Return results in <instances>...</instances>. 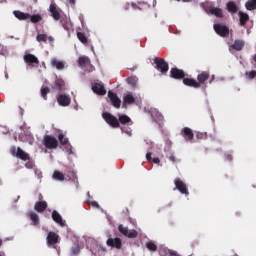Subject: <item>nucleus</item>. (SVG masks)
Masks as SVG:
<instances>
[{"label":"nucleus","instance_id":"1","mask_svg":"<svg viewBox=\"0 0 256 256\" xmlns=\"http://www.w3.org/2000/svg\"><path fill=\"white\" fill-rule=\"evenodd\" d=\"M10 153L12 157H17L18 159H21V161H29L31 159V157L29 156V154H27L25 151H23V149H21V147H15L12 146L10 148Z\"/></svg>","mask_w":256,"mask_h":256},{"label":"nucleus","instance_id":"2","mask_svg":"<svg viewBox=\"0 0 256 256\" xmlns=\"http://www.w3.org/2000/svg\"><path fill=\"white\" fill-rule=\"evenodd\" d=\"M102 117L104 121H106V123L110 125V127H113V129H118V127H121V124H119V120L113 114L109 112H104L102 114Z\"/></svg>","mask_w":256,"mask_h":256},{"label":"nucleus","instance_id":"3","mask_svg":"<svg viewBox=\"0 0 256 256\" xmlns=\"http://www.w3.org/2000/svg\"><path fill=\"white\" fill-rule=\"evenodd\" d=\"M42 143L46 149H57L59 147V141L51 135H45Z\"/></svg>","mask_w":256,"mask_h":256},{"label":"nucleus","instance_id":"4","mask_svg":"<svg viewBox=\"0 0 256 256\" xmlns=\"http://www.w3.org/2000/svg\"><path fill=\"white\" fill-rule=\"evenodd\" d=\"M154 63L156 65V69L160 71L163 75L169 71V63L165 61L163 58L156 57L154 59Z\"/></svg>","mask_w":256,"mask_h":256},{"label":"nucleus","instance_id":"5","mask_svg":"<svg viewBox=\"0 0 256 256\" xmlns=\"http://www.w3.org/2000/svg\"><path fill=\"white\" fill-rule=\"evenodd\" d=\"M118 231L121 235H124V237H128V239H135L139 235L137 230H129V228L123 226V224L118 226Z\"/></svg>","mask_w":256,"mask_h":256},{"label":"nucleus","instance_id":"6","mask_svg":"<svg viewBox=\"0 0 256 256\" xmlns=\"http://www.w3.org/2000/svg\"><path fill=\"white\" fill-rule=\"evenodd\" d=\"M209 77H211L209 71H202L197 75V83L199 84V89H201V87H207V81H209Z\"/></svg>","mask_w":256,"mask_h":256},{"label":"nucleus","instance_id":"7","mask_svg":"<svg viewBox=\"0 0 256 256\" xmlns=\"http://www.w3.org/2000/svg\"><path fill=\"white\" fill-rule=\"evenodd\" d=\"M175 188L182 193V195H189V188H187V184L183 182L180 178H176L174 180Z\"/></svg>","mask_w":256,"mask_h":256},{"label":"nucleus","instance_id":"8","mask_svg":"<svg viewBox=\"0 0 256 256\" xmlns=\"http://www.w3.org/2000/svg\"><path fill=\"white\" fill-rule=\"evenodd\" d=\"M213 29L220 37H228L229 27L221 24H214Z\"/></svg>","mask_w":256,"mask_h":256},{"label":"nucleus","instance_id":"9","mask_svg":"<svg viewBox=\"0 0 256 256\" xmlns=\"http://www.w3.org/2000/svg\"><path fill=\"white\" fill-rule=\"evenodd\" d=\"M187 76V74H185V71H183L182 69L179 68H171L170 70V77L172 79H185V77Z\"/></svg>","mask_w":256,"mask_h":256},{"label":"nucleus","instance_id":"10","mask_svg":"<svg viewBox=\"0 0 256 256\" xmlns=\"http://www.w3.org/2000/svg\"><path fill=\"white\" fill-rule=\"evenodd\" d=\"M51 89H53L57 93H61V91L65 90V81L61 78H56L51 85Z\"/></svg>","mask_w":256,"mask_h":256},{"label":"nucleus","instance_id":"11","mask_svg":"<svg viewBox=\"0 0 256 256\" xmlns=\"http://www.w3.org/2000/svg\"><path fill=\"white\" fill-rule=\"evenodd\" d=\"M49 12L51 13V16L53 17L54 21H60L61 12H59V7H57V4L52 2L49 6Z\"/></svg>","mask_w":256,"mask_h":256},{"label":"nucleus","instance_id":"12","mask_svg":"<svg viewBox=\"0 0 256 256\" xmlns=\"http://www.w3.org/2000/svg\"><path fill=\"white\" fill-rule=\"evenodd\" d=\"M24 61L26 65H31L32 67L39 65V58L33 54H25Z\"/></svg>","mask_w":256,"mask_h":256},{"label":"nucleus","instance_id":"13","mask_svg":"<svg viewBox=\"0 0 256 256\" xmlns=\"http://www.w3.org/2000/svg\"><path fill=\"white\" fill-rule=\"evenodd\" d=\"M108 97H109L113 107H116V109H119L121 107V99H119V96H117V93H115L113 91H109Z\"/></svg>","mask_w":256,"mask_h":256},{"label":"nucleus","instance_id":"14","mask_svg":"<svg viewBox=\"0 0 256 256\" xmlns=\"http://www.w3.org/2000/svg\"><path fill=\"white\" fill-rule=\"evenodd\" d=\"M57 102L61 107H69L71 105V97L65 94H60L57 97Z\"/></svg>","mask_w":256,"mask_h":256},{"label":"nucleus","instance_id":"15","mask_svg":"<svg viewBox=\"0 0 256 256\" xmlns=\"http://www.w3.org/2000/svg\"><path fill=\"white\" fill-rule=\"evenodd\" d=\"M108 247H113L114 249H121L123 247V242L121 238H109L106 242Z\"/></svg>","mask_w":256,"mask_h":256},{"label":"nucleus","instance_id":"16","mask_svg":"<svg viewBox=\"0 0 256 256\" xmlns=\"http://www.w3.org/2000/svg\"><path fill=\"white\" fill-rule=\"evenodd\" d=\"M47 245H57L59 243V236L55 232H49L46 238Z\"/></svg>","mask_w":256,"mask_h":256},{"label":"nucleus","instance_id":"17","mask_svg":"<svg viewBox=\"0 0 256 256\" xmlns=\"http://www.w3.org/2000/svg\"><path fill=\"white\" fill-rule=\"evenodd\" d=\"M92 91H94L96 95H107V90H105V86L101 83L92 84Z\"/></svg>","mask_w":256,"mask_h":256},{"label":"nucleus","instance_id":"18","mask_svg":"<svg viewBox=\"0 0 256 256\" xmlns=\"http://www.w3.org/2000/svg\"><path fill=\"white\" fill-rule=\"evenodd\" d=\"M181 135L184 137L185 141H193V138L195 137L193 130L189 127L183 128Z\"/></svg>","mask_w":256,"mask_h":256},{"label":"nucleus","instance_id":"19","mask_svg":"<svg viewBox=\"0 0 256 256\" xmlns=\"http://www.w3.org/2000/svg\"><path fill=\"white\" fill-rule=\"evenodd\" d=\"M52 219L55 223L60 225V227H65V221H63V217L61 214H59V212H57V210L52 212Z\"/></svg>","mask_w":256,"mask_h":256},{"label":"nucleus","instance_id":"20","mask_svg":"<svg viewBox=\"0 0 256 256\" xmlns=\"http://www.w3.org/2000/svg\"><path fill=\"white\" fill-rule=\"evenodd\" d=\"M47 207L48 205L46 201H38L34 205V209L35 211H37V213H45Z\"/></svg>","mask_w":256,"mask_h":256},{"label":"nucleus","instance_id":"21","mask_svg":"<svg viewBox=\"0 0 256 256\" xmlns=\"http://www.w3.org/2000/svg\"><path fill=\"white\" fill-rule=\"evenodd\" d=\"M13 14L16 19H19V21H27V19L31 18V14L24 13L19 10L14 11Z\"/></svg>","mask_w":256,"mask_h":256},{"label":"nucleus","instance_id":"22","mask_svg":"<svg viewBox=\"0 0 256 256\" xmlns=\"http://www.w3.org/2000/svg\"><path fill=\"white\" fill-rule=\"evenodd\" d=\"M183 83L186 85V87H193L194 89H199V84L197 83V80L193 78L184 77Z\"/></svg>","mask_w":256,"mask_h":256},{"label":"nucleus","instance_id":"23","mask_svg":"<svg viewBox=\"0 0 256 256\" xmlns=\"http://www.w3.org/2000/svg\"><path fill=\"white\" fill-rule=\"evenodd\" d=\"M51 66L56 67L58 71H63L65 69V63L63 61H59L56 58L51 59Z\"/></svg>","mask_w":256,"mask_h":256},{"label":"nucleus","instance_id":"24","mask_svg":"<svg viewBox=\"0 0 256 256\" xmlns=\"http://www.w3.org/2000/svg\"><path fill=\"white\" fill-rule=\"evenodd\" d=\"M209 13H211V15H215V17H218L219 19H223V10H221V8L212 6L209 8Z\"/></svg>","mask_w":256,"mask_h":256},{"label":"nucleus","instance_id":"25","mask_svg":"<svg viewBox=\"0 0 256 256\" xmlns=\"http://www.w3.org/2000/svg\"><path fill=\"white\" fill-rule=\"evenodd\" d=\"M238 15H239L240 26L245 27V25H247V21H249V14L240 11Z\"/></svg>","mask_w":256,"mask_h":256},{"label":"nucleus","instance_id":"26","mask_svg":"<svg viewBox=\"0 0 256 256\" xmlns=\"http://www.w3.org/2000/svg\"><path fill=\"white\" fill-rule=\"evenodd\" d=\"M231 47L235 51H243V48L245 47V42L243 40H235Z\"/></svg>","mask_w":256,"mask_h":256},{"label":"nucleus","instance_id":"27","mask_svg":"<svg viewBox=\"0 0 256 256\" xmlns=\"http://www.w3.org/2000/svg\"><path fill=\"white\" fill-rule=\"evenodd\" d=\"M135 103V96L133 94H127L123 97V105H133Z\"/></svg>","mask_w":256,"mask_h":256},{"label":"nucleus","instance_id":"28","mask_svg":"<svg viewBox=\"0 0 256 256\" xmlns=\"http://www.w3.org/2000/svg\"><path fill=\"white\" fill-rule=\"evenodd\" d=\"M118 123H121V125H129V123H131V118L125 114H121L118 116Z\"/></svg>","mask_w":256,"mask_h":256},{"label":"nucleus","instance_id":"29","mask_svg":"<svg viewBox=\"0 0 256 256\" xmlns=\"http://www.w3.org/2000/svg\"><path fill=\"white\" fill-rule=\"evenodd\" d=\"M60 23L65 31H71L73 25H71V22L67 18H60Z\"/></svg>","mask_w":256,"mask_h":256},{"label":"nucleus","instance_id":"30","mask_svg":"<svg viewBox=\"0 0 256 256\" xmlns=\"http://www.w3.org/2000/svg\"><path fill=\"white\" fill-rule=\"evenodd\" d=\"M90 64H91V60L88 57L82 56L78 60V65H80V67H87V65H90Z\"/></svg>","mask_w":256,"mask_h":256},{"label":"nucleus","instance_id":"31","mask_svg":"<svg viewBox=\"0 0 256 256\" xmlns=\"http://www.w3.org/2000/svg\"><path fill=\"white\" fill-rule=\"evenodd\" d=\"M28 217L32 220L33 225H39V215L37 213L31 211L28 213Z\"/></svg>","mask_w":256,"mask_h":256},{"label":"nucleus","instance_id":"32","mask_svg":"<svg viewBox=\"0 0 256 256\" xmlns=\"http://www.w3.org/2000/svg\"><path fill=\"white\" fill-rule=\"evenodd\" d=\"M247 11H255L256 9V0H248L245 4Z\"/></svg>","mask_w":256,"mask_h":256},{"label":"nucleus","instance_id":"33","mask_svg":"<svg viewBox=\"0 0 256 256\" xmlns=\"http://www.w3.org/2000/svg\"><path fill=\"white\" fill-rule=\"evenodd\" d=\"M227 9L229 11V13H237V11H239V9L237 8V4H235V2H228L227 3Z\"/></svg>","mask_w":256,"mask_h":256},{"label":"nucleus","instance_id":"34","mask_svg":"<svg viewBox=\"0 0 256 256\" xmlns=\"http://www.w3.org/2000/svg\"><path fill=\"white\" fill-rule=\"evenodd\" d=\"M53 179L56 181H65V175L60 171L55 170L53 173Z\"/></svg>","mask_w":256,"mask_h":256},{"label":"nucleus","instance_id":"35","mask_svg":"<svg viewBox=\"0 0 256 256\" xmlns=\"http://www.w3.org/2000/svg\"><path fill=\"white\" fill-rule=\"evenodd\" d=\"M139 81V78L136 76H131L127 78L128 85H131L132 87H137V83Z\"/></svg>","mask_w":256,"mask_h":256},{"label":"nucleus","instance_id":"36","mask_svg":"<svg viewBox=\"0 0 256 256\" xmlns=\"http://www.w3.org/2000/svg\"><path fill=\"white\" fill-rule=\"evenodd\" d=\"M77 37L78 40L83 43V45L87 44V41H89V39L87 38V36H85V33L83 32H77Z\"/></svg>","mask_w":256,"mask_h":256},{"label":"nucleus","instance_id":"37","mask_svg":"<svg viewBox=\"0 0 256 256\" xmlns=\"http://www.w3.org/2000/svg\"><path fill=\"white\" fill-rule=\"evenodd\" d=\"M31 23H39L40 21H43V17L40 14H34L30 16Z\"/></svg>","mask_w":256,"mask_h":256},{"label":"nucleus","instance_id":"38","mask_svg":"<svg viewBox=\"0 0 256 256\" xmlns=\"http://www.w3.org/2000/svg\"><path fill=\"white\" fill-rule=\"evenodd\" d=\"M47 39H49V37H47V34H38L36 37L38 43H47Z\"/></svg>","mask_w":256,"mask_h":256},{"label":"nucleus","instance_id":"39","mask_svg":"<svg viewBox=\"0 0 256 256\" xmlns=\"http://www.w3.org/2000/svg\"><path fill=\"white\" fill-rule=\"evenodd\" d=\"M58 141L62 145H67V143H69V138L65 137V135L61 133L58 135Z\"/></svg>","mask_w":256,"mask_h":256},{"label":"nucleus","instance_id":"40","mask_svg":"<svg viewBox=\"0 0 256 256\" xmlns=\"http://www.w3.org/2000/svg\"><path fill=\"white\" fill-rule=\"evenodd\" d=\"M146 248L149 250V251H157V244H155V242L153 241H149L146 243Z\"/></svg>","mask_w":256,"mask_h":256},{"label":"nucleus","instance_id":"41","mask_svg":"<svg viewBox=\"0 0 256 256\" xmlns=\"http://www.w3.org/2000/svg\"><path fill=\"white\" fill-rule=\"evenodd\" d=\"M51 90L49 89V87H42L41 88V97L44 99V101H47V94L50 92Z\"/></svg>","mask_w":256,"mask_h":256},{"label":"nucleus","instance_id":"42","mask_svg":"<svg viewBox=\"0 0 256 256\" xmlns=\"http://www.w3.org/2000/svg\"><path fill=\"white\" fill-rule=\"evenodd\" d=\"M80 252H81V248L79 247V245H75L71 249L72 255H79Z\"/></svg>","mask_w":256,"mask_h":256},{"label":"nucleus","instance_id":"43","mask_svg":"<svg viewBox=\"0 0 256 256\" xmlns=\"http://www.w3.org/2000/svg\"><path fill=\"white\" fill-rule=\"evenodd\" d=\"M26 169H33L35 167V163L31 161V158L25 164Z\"/></svg>","mask_w":256,"mask_h":256},{"label":"nucleus","instance_id":"44","mask_svg":"<svg viewBox=\"0 0 256 256\" xmlns=\"http://www.w3.org/2000/svg\"><path fill=\"white\" fill-rule=\"evenodd\" d=\"M255 77H256V70L250 71V72H249V78H250V79H255Z\"/></svg>","mask_w":256,"mask_h":256},{"label":"nucleus","instance_id":"45","mask_svg":"<svg viewBox=\"0 0 256 256\" xmlns=\"http://www.w3.org/2000/svg\"><path fill=\"white\" fill-rule=\"evenodd\" d=\"M169 161H171L172 163H177V158L175 157V155H170Z\"/></svg>","mask_w":256,"mask_h":256},{"label":"nucleus","instance_id":"46","mask_svg":"<svg viewBox=\"0 0 256 256\" xmlns=\"http://www.w3.org/2000/svg\"><path fill=\"white\" fill-rule=\"evenodd\" d=\"M90 205H91L92 207H96V209H99V203H97V201H91V202H90Z\"/></svg>","mask_w":256,"mask_h":256},{"label":"nucleus","instance_id":"47","mask_svg":"<svg viewBox=\"0 0 256 256\" xmlns=\"http://www.w3.org/2000/svg\"><path fill=\"white\" fill-rule=\"evenodd\" d=\"M152 163H155L156 165H159L161 163V160L159 158H152Z\"/></svg>","mask_w":256,"mask_h":256},{"label":"nucleus","instance_id":"48","mask_svg":"<svg viewBox=\"0 0 256 256\" xmlns=\"http://www.w3.org/2000/svg\"><path fill=\"white\" fill-rule=\"evenodd\" d=\"M151 152H148L147 154H146V159H147V161H153V158L151 157Z\"/></svg>","mask_w":256,"mask_h":256},{"label":"nucleus","instance_id":"49","mask_svg":"<svg viewBox=\"0 0 256 256\" xmlns=\"http://www.w3.org/2000/svg\"><path fill=\"white\" fill-rule=\"evenodd\" d=\"M227 161H233V156L231 154H226Z\"/></svg>","mask_w":256,"mask_h":256},{"label":"nucleus","instance_id":"50","mask_svg":"<svg viewBox=\"0 0 256 256\" xmlns=\"http://www.w3.org/2000/svg\"><path fill=\"white\" fill-rule=\"evenodd\" d=\"M38 201H43V194L41 193L38 194Z\"/></svg>","mask_w":256,"mask_h":256},{"label":"nucleus","instance_id":"51","mask_svg":"<svg viewBox=\"0 0 256 256\" xmlns=\"http://www.w3.org/2000/svg\"><path fill=\"white\" fill-rule=\"evenodd\" d=\"M68 3H70V5H75V0H68Z\"/></svg>","mask_w":256,"mask_h":256},{"label":"nucleus","instance_id":"52","mask_svg":"<svg viewBox=\"0 0 256 256\" xmlns=\"http://www.w3.org/2000/svg\"><path fill=\"white\" fill-rule=\"evenodd\" d=\"M183 3H191L192 0H182Z\"/></svg>","mask_w":256,"mask_h":256},{"label":"nucleus","instance_id":"53","mask_svg":"<svg viewBox=\"0 0 256 256\" xmlns=\"http://www.w3.org/2000/svg\"><path fill=\"white\" fill-rule=\"evenodd\" d=\"M125 9H129V4H126V5H125Z\"/></svg>","mask_w":256,"mask_h":256},{"label":"nucleus","instance_id":"54","mask_svg":"<svg viewBox=\"0 0 256 256\" xmlns=\"http://www.w3.org/2000/svg\"><path fill=\"white\" fill-rule=\"evenodd\" d=\"M48 39H49V41H53V37H51V36Z\"/></svg>","mask_w":256,"mask_h":256},{"label":"nucleus","instance_id":"55","mask_svg":"<svg viewBox=\"0 0 256 256\" xmlns=\"http://www.w3.org/2000/svg\"><path fill=\"white\" fill-rule=\"evenodd\" d=\"M1 245H3V240L0 239V247H1Z\"/></svg>","mask_w":256,"mask_h":256},{"label":"nucleus","instance_id":"56","mask_svg":"<svg viewBox=\"0 0 256 256\" xmlns=\"http://www.w3.org/2000/svg\"><path fill=\"white\" fill-rule=\"evenodd\" d=\"M254 61H255V63H256V54L254 55Z\"/></svg>","mask_w":256,"mask_h":256},{"label":"nucleus","instance_id":"57","mask_svg":"<svg viewBox=\"0 0 256 256\" xmlns=\"http://www.w3.org/2000/svg\"><path fill=\"white\" fill-rule=\"evenodd\" d=\"M210 83H213V80H210Z\"/></svg>","mask_w":256,"mask_h":256},{"label":"nucleus","instance_id":"58","mask_svg":"<svg viewBox=\"0 0 256 256\" xmlns=\"http://www.w3.org/2000/svg\"><path fill=\"white\" fill-rule=\"evenodd\" d=\"M176 1H181V0H176Z\"/></svg>","mask_w":256,"mask_h":256},{"label":"nucleus","instance_id":"59","mask_svg":"<svg viewBox=\"0 0 256 256\" xmlns=\"http://www.w3.org/2000/svg\"><path fill=\"white\" fill-rule=\"evenodd\" d=\"M0 256H1V254H0Z\"/></svg>","mask_w":256,"mask_h":256}]
</instances>
